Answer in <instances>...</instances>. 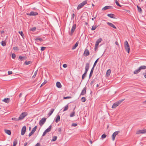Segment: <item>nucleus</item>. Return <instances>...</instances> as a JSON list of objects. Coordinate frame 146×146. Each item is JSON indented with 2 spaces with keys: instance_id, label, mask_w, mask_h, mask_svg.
I'll return each mask as SVG.
<instances>
[{
  "instance_id": "1",
  "label": "nucleus",
  "mask_w": 146,
  "mask_h": 146,
  "mask_svg": "<svg viewBox=\"0 0 146 146\" xmlns=\"http://www.w3.org/2000/svg\"><path fill=\"white\" fill-rule=\"evenodd\" d=\"M124 100V99H122L121 100H120L119 101L115 103H114L113 105L112 108H116L117 106H118L120 104L123 100Z\"/></svg>"
},
{
  "instance_id": "2",
  "label": "nucleus",
  "mask_w": 146,
  "mask_h": 146,
  "mask_svg": "<svg viewBox=\"0 0 146 146\" xmlns=\"http://www.w3.org/2000/svg\"><path fill=\"white\" fill-rule=\"evenodd\" d=\"M125 48L127 52L129 53L130 51V48L128 43L127 41H125L124 42Z\"/></svg>"
},
{
  "instance_id": "3",
  "label": "nucleus",
  "mask_w": 146,
  "mask_h": 146,
  "mask_svg": "<svg viewBox=\"0 0 146 146\" xmlns=\"http://www.w3.org/2000/svg\"><path fill=\"white\" fill-rule=\"evenodd\" d=\"M87 1L85 0L81 3L79 4L77 7V9L78 10H79L84 5L86 4L87 3Z\"/></svg>"
},
{
  "instance_id": "4",
  "label": "nucleus",
  "mask_w": 146,
  "mask_h": 146,
  "mask_svg": "<svg viewBox=\"0 0 146 146\" xmlns=\"http://www.w3.org/2000/svg\"><path fill=\"white\" fill-rule=\"evenodd\" d=\"M28 113L26 112H23L20 115L19 117V119L22 120L27 115Z\"/></svg>"
},
{
  "instance_id": "5",
  "label": "nucleus",
  "mask_w": 146,
  "mask_h": 146,
  "mask_svg": "<svg viewBox=\"0 0 146 146\" xmlns=\"http://www.w3.org/2000/svg\"><path fill=\"white\" fill-rule=\"evenodd\" d=\"M102 41V38H100L98 39L96 41L95 44V50L96 49L98 48V45L99 43H100Z\"/></svg>"
},
{
  "instance_id": "6",
  "label": "nucleus",
  "mask_w": 146,
  "mask_h": 146,
  "mask_svg": "<svg viewBox=\"0 0 146 146\" xmlns=\"http://www.w3.org/2000/svg\"><path fill=\"white\" fill-rule=\"evenodd\" d=\"M90 67V64L89 63H86V64L85 67V71L84 74H86L89 70Z\"/></svg>"
},
{
  "instance_id": "7",
  "label": "nucleus",
  "mask_w": 146,
  "mask_h": 146,
  "mask_svg": "<svg viewBox=\"0 0 146 146\" xmlns=\"http://www.w3.org/2000/svg\"><path fill=\"white\" fill-rule=\"evenodd\" d=\"M46 121V119L43 117L40 120L39 122V124L40 126H42L45 123Z\"/></svg>"
},
{
  "instance_id": "8",
  "label": "nucleus",
  "mask_w": 146,
  "mask_h": 146,
  "mask_svg": "<svg viewBox=\"0 0 146 146\" xmlns=\"http://www.w3.org/2000/svg\"><path fill=\"white\" fill-rule=\"evenodd\" d=\"M146 133V129L139 130L137 131V134H143Z\"/></svg>"
},
{
  "instance_id": "9",
  "label": "nucleus",
  "mask_w": 146,
  "mask_h": 146,
  "mask_svg": "<svg viewBox=\"0 0 146 146\" xmlns=\"http://www.w3.org/2000/svg\"><path fill=\"white\" fill-rule=\"evenodd\" d=\"M120 132L119 131H116L113 133L112 135V139L114 141L115 139L116 136Z\"/></svg>"
},
{
  "instance_id": "10",
  "label": "nucleus",
  "mask_w": 146,
  "mask_h": 146,
  "mask_svg": "<svg viewBox=\"0 0 146 146\" xmlns=\"http://www.w3.org/2000/svg\"><path fill=\"white\" fill-rule=\"evenodd\" d=\"M76 25L75 24L73 25L72 28L71 29V33H70L69 34L70 35H72L73 33L74 32L75 30L76 29Z\"/></svg>"
},
{
  "instance_id": "11",
  "label": "nucleus",
  "mask_w": 146,
  "mask_h": 146,
  "mask_svg": "<svg viewBox=\"0 0 146 146\" xmlns=\"http://www.w3.org/2000/svg\"><path fill=\"white\" fill-rule=\"evenodd\" d=\"M26 130V127L25 126L23 127L21 129V134L22 135H23L25 133Z\"/></svg>"
},
{
  "instance_id": "12",
  "label": "nucleus",
  "mask_w": 146,
  "mask_h": 146,
  "mask_svg": "<svg viewBox=\"0 0 146 146\" xmlns=\"http://www.w3.org/2000/svg\"><path fill=\"white\" fill-rule=\"evenodd\" d=\"M27 15L30 16H36L38 15V13L36 12L31 11L30 13L27 14Z\"/></svg>"
},
{
  "instance_id": "13",
  "label": "nucleus",
  "mask_w": 146,
  "mask_h": 146,
  "mask_svg": "<svg viewBox=\"0 0 146 146\" xmlns=\"http://www.w3.org/2000/svg\"><path fill=\"white\" fill-rule=\"evenodd\" d=\"M86 88L85 87H84L83 88V89L82 90L81 93L80 95L83 96L85 94H86Z\"/></svg>"
},
{
  "instance_id": "14",
  "label": "nucleus",
  "mask_w": 146,
  "mask_h": 146,
  "mask_svg": "<svg viewBox=\"0 0 146 146\" xmlns=\"http://www.w3.org/2000/svg\"><path fill=\"white\" fill-rule=\"evenodd\" d=\"M89 50H88V49H86L84 52V56H87L88 55H89Z\"/></svg>"
},
{
  "instance_id": "15",
  "label": "nucleus",
  "mask_w": 146,
  "mask_h": 146,
  "mask_svg": "<svg viewBox=\"0 0 146 146\" xmlns=\"http://www.w3.org/2000/svg\"><path fill=\"white\" fill-rule=\"evenodd\" d=\"M60 116L59 115L57 114L56 115V117L55 119V122L56 123H58L60 121Z\"/></svg>"
},
{
  "instance_id": "16",
  "label": "nucleus",
  "mask_w": 146,
  "mask_h": 146,
  "mask_svg": "<svg viewBox=\"0 0 146 146\" xmlns=\"http://www.w3.org/2000/svg\"><path fill=\"white\" fill-rule=\"evenodd\" d=\"M112 8V6H106L104 7L102 9V11H104L105 10H106L108 9H111Z\"/></svg>"
},
{
  "instance_id": "17",
  "label": "nucleus",
  "mask_w": 146,
  "mask_h": 146,
  "mask_svg": "<svg viewBox=\"0 0 146 146\" xmlns=\"http://www.w3.org/2000/svg\"><path fill=\"white\" fill-rule=\"evenodd\" d=\"M107 23L108 25L113 28L115 29H116V27L112 23L109 22H107Z\"/></svg>"
},
{
  "instance_id": "18",
  "label": "nucleus",
  "mask_w": 146,
  "mask_h": 146,
  "mask_svg": "<svg viewBox=\"0 0 146 146\" xmlns=\"http://www.w3.org/2000/svg\"><path fill=\"white\" fill-rule=\"evenodd\" d=\"M107 15L110 18L115 19V15L113 14L110 13L108 14Z\"/></svg>"
},
{
  "instance_id": "19",
  "label": "nucleus",
  "mask_w": 146,
  "mask_h": 146,
  "mask_svg": "<svg viewBox=\"0 0 146 146\" xmlns=\"http://www.w3.org/2000/svg\"><path fill=\"white\" fill-rule=\"evenodd\" d=\"M10 101V99L9 98H5L3 100V101L6 103H9Z\"/></svg>"
},
{
  "instance_id": "20",
  "label": "nucleus",
  "mask_w": 146,
  "mask_h": 146,
  "mask_svg": "<svg viewBox=\"0 0 146 146\" xmlns=\"http://www.w3.org/2000/svg\"><path fill=\"white\" fill-rule=\"evenodd\" d=\"M56 86L57 87L59 88H60L62 86L60 83L58 82H57L56 83Z\"/></svg>"
},
{
  "instance_id": "21",
  "label": "nucleus",
  "mask_w": 146,
  "mask_h": 146,
  "mask_svg": "<svg viewBox=\"0 0 146 146\" xmlns=\"http://www.w3.org/2000/svg\"><path fill=\"white\" fill-rule=\"evenodd\" d=\"M52 127V125H50L49 126L48 128L46 130H45V131L47 132H50L51 130V128Z\"/></svg>"
},
{
  "instance_id": "22",
  "label": "nucleus",
  "mask_w": 146,
  "mask_h": 146,
  "mask_svg": "<svg viewBox=\"0 0 146 146\" xmlns=\"http://www.w3.org/2000/svg\"><path fill=\"white\" fill-rule=\"evenodd\" d=\"M54 111V109H51L49 112L48 113V117H49L53 113V111Z\"/></svg>"
},
{
  "instance_id": "23",
  "label": "nucleus",
  "mask_w": 146,
  "mask_h": 146,
  "mask_svg": "<svg viewBox=\"0 0 146 146\" xmlns=\"http://www.w3.org/2000/svg\"><path fill=\"white\" fill-rule=\"evenodd\" d=\"M140 70H144L146 69V66L144 65L140 66L139 68Z\"/></svg>"
},
{
  "instance_id": "24",
  "label": "nucleus",
  "mask_w": 146,
  "mask_h": 146,
  "mask_svg": "<svg viewBox=\"0 0 146 146\" xmlns=\"http://www.w3.org/2000/svg\"><path fill=\"white\" fill-rule=\"evenodd\" d=\"M78 42H77L74 45L73 47L72 48V50H74L75 49L76 47L78 46Z\"/></svg>"
},
{
  "instance_id": "25",
  "label": "nucleus",
  "mask_w": 146,
  "mask_h": 146,
  "mask_svg": "<svg viewBox=\"0 0 146 146\" xmlns=\"http://www.w3.org/2000/svg\"><path fill=\"white\" fill-rule=\"evenodd\" d=\"M68 104H67L66 105L64 108V109L62 111L63 112H64L68 110Z\"/></svg>"
},
{
  "instance_id": "26",
  "label": "nucleus",
  "mask_w": 146,
  "mask_h": 146,
  "mask_svg": "<svg viewBox=\"0 0 146 146\" xmlns=\"http://www.w3.org/2000/svg\"><path fill=\"white\" fill-rule=\"evenodd\" d=\"M5 133L9 135H10L11 133L10 130H5Z\"/></svg>"
},
{
  "instance_id": "27",
  "label": "nucleus",
  "mask_w": 146,
  "mask_h": 146,
  "mask_svg": "<svg viewBox=\"0 0 146 146\" xmlns=\"http://www.w3.org/2000/svg\"><path fill=\"white\" fill-rule=\"evenodd\" d=\"M35 40L37 42L38 40H39L40 42H42L43 41V39L37 37L35 38Z\"/></svg>"
},
{
  "instance_id": "28",
  "label": "nucleus",
  "mask_w": 146,
  "mask_h": 146,
  "mask_svg": "<svg viewBox=\"0 0 146 146\" xmlns=\"http://www.w3.org/2000/svg\"><path fill=\"white\" fill-rule=\"evenodd\" d=\"M37 127V126H35L32 129L31 132L34 133L36 131V129Z\"/></svg>"
},
{
  "instance_id": "29",
  "label": "nucleus",
  "mask_w": 146,
  "mask_h": 146,
  "mask_svg": "<svg viewBox=\"0 0 146 146\" xmlns=\"http://www.w3.org/2000/svg\"><path fill=\"white\" fill-rule=\"evenodd\" d=\"M137 7L139 12L141 13L142 12V9H141L140 7L139 6H138L137 5Z\"/></svg>"
},
{
  "instance_id": "30",
  "label": "nucleus",
  "mask_w": 146,
  "mask_h": 146,
  "mask_svg": "<svg viewBox=\"0 0 146 146\" xmlns=\"http://www.w3.org/2000/svg\"><path fill=\"white\" fill-rule=\"evenodd\" d=\"M140 70L139 68L138 69H137L135 70L134 72V73L135 74H136L137 73H138L139 72H140Z\"/></svg>"
},
{
  "instance_id": "31",
  "label": "nucleus",
  "mask_w": 146,
  "mask_h": 146,
  "mask_svg": "<svg viewBox=\"0 0 146 146\" xmlns=\"http://www.w3.org/2000/svg\"><path fill=\"white\" fill-rule=\"evenodd\" d=\"M111 73V70L110 69H108L107 71L106 75L108 76H109Z\"/></svg>"
},
{
  "instance_id": "32",
  "label": "nucleus",
  "mask_w": 146,
  "mask_h": 146,
  "mask_svg": "<svg viewBox=\"0 0 146 146\" xmlns=\"http://www.w3.org/2000/svg\"><path fill=\"white\" fill-rule=\"evenodd\" d=\"M57 138V137L56 136H54L53 137L52 139L51 140V141H56Z\"/></svg>"
},
{
  "instance_id": "33",
  "label": "nucleus",
  "mask_w": 146,
  "mask_h": 146,
  "mask_svg": "<svg viewBox=\"0 0 146 146\" xmlns=\"http://www.w3.org/2000/svg\"><path fill=\"white\" fill-rule=\"evenodd\" d=\"M1 45L3 46H4L6 45V42L3 41H1Z\"/></svg>"
},
{
  "instance_id": "34",
  "label": "nucleus",
  "mask_w": 146,
  "mask_h": 146,
  "mask_svg": "<svg viewBox=\"0 0 146 146\" xmlns=\"http://www.w3.org/2000/svg\"><path fill=\"white\" fill-rule=\"evenodd\" d=\"M97 27L96 25H94L92 27L91 29L92 31H94L97 28Z\"/></svg>"
},
{
  "instance_id": "35",
  "label": "nucleus",
  "mask_w": 146,
  "mask_h": 146,
  "mask_svg": "<svg viewBox=\"0 0 146 146\" xmlns=\"http://www.w3.org/2000/svg\"><path fill=\"white\" fill-rule=\"evenodd\" d=\"M12 119L15 121H19L20 120V119H19V118L18 119H17L15 117H13L12 118Z\"/></svg>"
},
{
  "instance_id": "36",
  "label": "nucleus",
  "mask_w": 146,
  "mask_h": 146,
  "mask_svg": "<svg viewBox=\"0 0 146 146\" xmlns=\"http://www.w3.org/2000/svg\"><path fill=\"white\" fill-rule=\"evenodd\" d=\"M19 58L20 60H24V57L22 56H20L19 57Z\"/></svg>"
},
{
  "instance_id": "37",
  "label": "nucleus",
  "mask_w": 146,
  "mask_h": 146,
  "mask_svg": "<svg viewBox=\"0 0 146 146\" xmlns=\"http://www.w3.org/2000/svg\"><path fill=\"white\" fill-rule=\"evenodd\" d=\"M31 62L30 61H25V64H26V65H29V64H31Z\"/></svg>"
},
{
  "instance_id": "38",
  "label": "nucleus",
  "mask_w": 146,
  "mask_h": 146,
  "mask_svg": "<svg viewBox=\"0 0 146 146\" xmlns=\"http://www.w3.org/2000/svg\"><path fill=\"white\" fill-rule=\"evenodd\" d=\"M99 58H98V59H97V60L95 61V62H94V65H93V67H95L96 66V64H97V62H98V60H99Z\"/></svg>"
},
{
  "instance_id": "39",
  "label": "nucleus",
  "mask_w": 146,
  "mask_h": 146,
  "mask_svg": "<svg viewBox=\"0 0 146 146\" xmlns=\"http://www.w3.org/2000/svg\"><path fill=\"white\" fill-rule=\"evenodd\" d=\"M13 146H15L17 144V141L16 140H15L13 141Z\"/></svg>"
},
{
  "instance_id": "40",
  "label": "nucleus",
  "mask_w": 146,
  "mask_h": 146,
  "mask_svg": "<svg viewBox=\"0 0 146 146\" xmlns=\"http://www.w3.org/2000/svg\"><path fill=\"white\" fill-rule=\"evenodd\" d=\"M75 114V112L74 111L73 112L70 114V117H73L74 115Z\"/></svg>"
},
{
  "instance_id": "41",
  "label": "nucleus",
  "mask_w": 146,
  "mask_h": 146,
  "mask_svg": "<svg viewBox=\"0 0 146 146\" xmlns=\"http://www.w3.org/2000/svg\"><path fill=\"white\" fill-rule=\"evenodd\" d=\"M115 3L119 7H121V6L119 4L117 0H115Z\"/></svg>"
},
{
  "instance_id": "42",
  "label": "nucleus",
  "mask_w": 146,
  "mask_h": 146,
  "mask_svg": "<svg viewBox=\"0 0 146 146\" xmlns=\"http://www.w3.org/2000/svg\"><path fill=\"white\" fill-rule=\"evenodd\" d=\"M81 101L82 102H84L86 101V98L84 97H83L81 99Z\"/></svg>"
},
{
  "instance_id": "43",
  "label": "nucleus",
  "mask_w": 146,
  "mask_h": 146,
  "mask_svg": "<svg viewBox=\"0 0 146 146\" xmlns=\"http://www.w3.org/2000/svg\"><path fill=\"white\" fill-rule=\"evenodd\" d=\"M19 33L20 34V35H21L22 37L23 38L24 37V35L23 34V32L22 31H19Z\"/></svg>"
},
{
  "instance_id": "44",
  "label": "nucleus",
  "mask_w": 146,
  "mask_h": 146,
  "mask_svg": "<svg viewBox=\"0 0 146 146\" xmlns=\"http://www.w3.org/2000/svg\"><path fill=\"white\" fill-rule=\"evenodd\" d=\"M37 71H38V70H37L35 72L33 76V78H35V77L36 76V74L37 73Z\"/></svg>"
},
{
  "instance_id": "45",
  "label": "nucleus",
  "mask_w": 146,
  "mask_h": 146,
  "mask_svg": "<svg viewBox=\"0 0 146 146\" xmlns=\"http://www.w3.org/2000/svg\"><path fill=\"white\" fill-rule=\"evenodd\" d=\"M13 49L14 50L18 51L19 50L17 46L13 47Z\"/></svg>"
},
{
  "instance_id": "46",
  "label": "nucleus",
  "mask_w": 146,
  "mask_h": 146,
  "mask_svg": "<svg viewBox=\"0 0 146 146\" xmlns=\"http://www.w3.org/2000/svg\"><path fill=\"white\" fill-rule=\"evenodd\" d=\"M36 28L35 27H33L31 29V30L33 32L35 31Z\"/></svg>"
},
{
  "instance_id": "47",
  "label": "nucleus",
  "mask_w": 146,
  "mask_h": 146,
  "mask_svg": "<svg viewBox=\"0 0 146 146\" xmlns=\"http://www.w3.org/2000/svg\"><path fill=\"white\" fill-rule=\"evenodd\" d=\"M77 124L76 123H73L72 124V126L76 127L77 126Z\"/></svg>"
},
{
  "instance_id": "48",
  "label": "nucleus",
  "mask_w": 146,
  "mask_h": 146,
  "mask_svg": "<svg viewBox=\"0 0 146 146\" xmlns=\"http://www.w3.org/2000/svg\"><path fill=\"white\" fill-rule=\"evenodd\" d=\"M106 135H105V134H103L102 135L101 137H102V138L104 139V138H106Z\"/></svg>"
},
{
  "instance_id": "49",
  "label": "nucleus",
  "mask_w": 146,
  "mask_h": 146,
  "mask_svg": "<svg viewBox=\"0 0 146 146\" xmlns=\"http://www.w3.org/2000/svg\"><path fill=\"white\" fill-rule=\"evenodd\" d=\"M12 57L13 58L15 59L16 57V55L15 54L13 53L12 55Z\"/></svg>"
},
{
  "instance_id": "50",
  "label": "nucleus",
  "mask_w": 146,
  "mask_h": 146,
  "mask_svg": "<svg viewBox=\"0 0 146 146\" xmlns=\"http://www.w3.org/2000/svg\"><path fill=\"white\" fill-rule=\"evenodd\" d=\"M86 75L85 74H84L82 75V80H83L84 79V78L85 77Z\"/></svg>"
},
{
  "instance_id": "51",
  "label": "nucleus",
  "mask_w": 146,
  "mask_h": 146,
  "mask_svg": "<svg viewBox=\"0 0 146 146\" xmlns=\"http://www.w3.org/2000/svg\"><path fill=\"white\" fill-rule=\"evenodd\" d=\"M46 48V47H42L41 48V50L42 51H43Z\"/></svg>"
},
{
  "instance_id": "52",
  "label": "nucleus",
  "mask_w": 146,
  "mask_h": 146,
  "mask_svg": "<svg viewBox=\"0 0 146 146\" xmlns=\"http://www.w3.org/2000/svg\"><path fill=\"white\" fill-rule=\"evenodd\" d=\"M94 67L93 66V67L92 68V69L91 70L90 73H93V71H94Z\"/></svg>"
},
{
  "instance_id": "53",
  "label": "nucleus",
  "mask_w": 146,
  "mask_h": 146,
  "mask_svg": "<svg viewBox=\"0 0 146 146\" xmlns=\"http://www.w3.org/2000/svg\"><path fill=\"white\" fill-rule=\"evenodd\" d=\"M46 133H47V132L45 131L42 134V137L44 136L46 134Z\"/></svg>"
},
{
  "instance_id": "54",
  "label": "nucleus",
  "mask_w": 146,
  "mask_h": 146,
  "mask_svg": "<svg viewBox=\"0 0 146 146\" xmlns=\"http://www.w3.org/2000/svg\"><path fill=\"white\" fill-rule=\"evenodd\" d=\"M46 83V82L44 81V82L40 86V87H41L42 86H43Z\"/></svg>"
},
{
  "instance_id": "55",
  "label": "nucleus",
  "mask_w": 146,
  "mask_h": 146,
  "mask_svg": "<svg viewBox=\"0 0 146 146\" xmlns=\"http://www.w3.org/2000/svg\"><path fill=\"white\" fill-rule=\"evenodd\" d=\"M71 98V97L70 96H67V97H64V99H69V98Z\"/></svg>"
},
{
  "instance_id": "56",
  "label": "nucleus",
  "mask_w": 146,
  "mask_h": 146,
  "mask_svg": "<svg viewBox=\"0 0 146 146\" xmlns=\"http://www.w3.org/2000/svg\"><path fill=\"white\" fill-rule=\"evenodd\" d=\"M67 65L66 64H64L63 65V67L64 68H66L67 67Z\"/></svg>"
},
{
  "instance_id": "57",
  "label": "nucleus",
  "mask_w": 146,
  "mask_h": 146,
  "mask_svg": "<svg viewBox=\"0 0 146 146\" xmlns=\"http://www.w3.org/2000/svg\"><path fill=\"white\" fill-rule=\"evenodd\" d=\"M94 82H95L94 80H93L90 83V85H92L94 84Z\"/></svg>"
},
{
  "instance_id": "58",
  "label": "nucleus",
  "mask_w": 146,
  "mask_h": 146,
  "mask_svg": "<svg viewBox=\"0 0 146 146\" xmlns=\"http://www.w3.org/2000/svg\"><path fill=\"white\" fill-rule=\"evenodd\" d=\"M8 74L9 75L11 74H12V72L11 71H8Z\"/></svg>"
},
{
  "instance_id": "59",
  "label": "nucleus",
  "mask_w": 146,
  "mask_h": 146,
  "mask_svg": "<svg viewBox=\"0 0 146 146\" xmlns=\"http://www.w3.org/2000/svg\"><path fill=\"white\" fill-rule=\"evenodd\" d=\"M34 133L32 132H30L29 134V137L31 136V135H32Z\"/></svg>"
},
{
  "instance_id": "60",
  "label": "nucleus",
  "mask_w": 146,
  "mask_h": 146,
  "mask_svg": "<svg viewBox=\"0 0 146 146\" xmlns=\"http://www.w3.org/2000/svg\"><path fill=\"white\" fill-rule=\"evenodd\" d=\"M75 16V14L74 13H73L72 15V19H74Z\"/></svg>"
},
{
  "instance_id": "61",
  "label": "nucleus",
  "mask_w": 146,
  "mask_h": 146,
  "mask_svg": "<svg viewBox=\"0 0 146 146\" xmlns=\"http://www.w3.org/2000/svg\"><path fill=\"white\" fill-rule=\"evenodd\" d=\"M40 144L39 143H37L35 145V146H40Z\"/></svg>"
},
{
  "instance_id": "62",
  "label": "nucleus",
  "mask_w": 146,
  "mask_h": 146,
  "mask_svg": "<svg viewBox=\"0 0 146 146\" xmlns=\"http://www.w3.org/2000/svg\"><path fill=\"white\" fill-rule=\"evenodd\" d=\"M92 73H90L89 75V78H90L92 76Z\"/></svg>"
},
{
  "instance_id": "63",
  "label": "nucleus",
  "mask_w": 146,
  "mask_h": 146,
  "mask_svg": "<svg viewBox=\"0 0 146 146\" xmlns=\"http://www.w3.org/2000/svg\"><path fill=\"white\" fill-rule=\"evenodd\" d=\"M115 44L116 45H118V46H119V44L118 43V42H117V41H116V42H115Z\"/></svg>"
},
{
  "instance_id": "64",
  "label": "nucleus",
  "mask_w": 146,
  "mask_h": 146,
  "mask_svg": "<svg viewBox=\"0 0 146 146\" xmlns=\"http://www.w3.org/2000/svg\"><path fill=\"white\" fill-rule=\"evenodd\" d=\"M28 144V143L27 142H26L24 144V146H26L27 144Z\"/></svg>"
}]
</instances>
